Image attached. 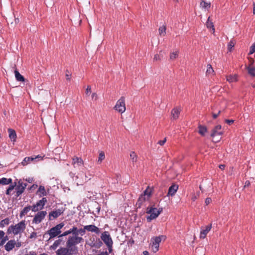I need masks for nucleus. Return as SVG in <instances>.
<instances>
[{
	"instance_id": "obj_13",
	"label": "nucleus",
	"mask_w": 255,
	"mask_h": 255,
	"mask_svg": "<svg viewBox=\"0 0 255 255\" xmlns=\"http://www.w3.org/2000/svg\"><path fill=\"white\" fill-rule=\"evenodd\" d=\"M223 134V131L222 130V127L221 125L216 126L212 130L211 136L215 137L217 135H221Z\"/></svg>"
},
{
	"instance_id": "obj_4",
	"label": "nucleus",
	"mask_w": 255,
	"mask_h": 255,
	"mask_svg": "<svg viewBox=\"0 0 255 255\" xmlns=\"http://www.w3.org/2000/svg\"><path fill=\"white\" fill-rule=\"evenodd\" d=\"M64 224L61 223L47 231V234L50 236V239L54 238L57 236H60L61 233V229L64 227Z\"/></svg>"
},
{
	"instance_id": "obj_25",
	"label": "nucleus",
	"mask_w": 255,
	"mask_h": 255,
	"mask_svg": "<svg viewBox=\"0 0 255 255\" xmlns=\"http://www.w3.org/2000/svg\"><path fill=\"white\" fill-rule=\"evenodd\" d=\"M37 193H39V196L40 197L46 196L47 195V193L45 189V188L43 186L40 185L38 188V190L37 191Z\"/></svg>"
},
{
	"instance_id": "obj_43",
	"label": "nucleus",
	"mask_w": 255,
	"mask_h": 255,
	"mask_svg": "<svg viewBox=\"0 0 255 255\" xmlns=\"http://www.w3.org/2000/svg\"><path fill=\"white\" fill-rule=\"evenodd\" d=\"M86 229H85V226L84 227L83 229H80L78 231V235L79 234L81 235L82 236L84 235L85 234V231Z\"/></svg>"
},
{
	"instance_id": "obj_6",
	"label": "nucleus",
	"mask_w": 255,
	"mask_h": 255,
	"mask_svg": "<svg viewBox=\"0 0 255 255\" xmlns=\"http://www.w3.org/2000/svg\"><path fill=\"white\" fill-rule=\"evenodd\" d=\"M16 181H17V182H16V185L15 187L16 193V197H18L23 193L27 184L26 183H24L21 179L18 181L17 179H16Z\"/></svg>"
},
{
	"instance_id": "obj_45",
	"label": "nucleus",
	"mask_w": 255,
	"mask_h": 255,
	"mask_svg": "<svg viewBox=\"0 0 255 255\" xmlns=\"http://www.w3.org/2000/svg\"><path fill=\"white\" fill-rule=\"evenodd\" d=\"M96 243H97V246H96V248H100V247L102 246V245H103V243L100 240V239H98L96 240Z\"/></svg>"
},
{
	"instance_id": "obj_15",
	"label": "nucleus",
	"mask_w": 255,
	"mask_h": 255,
	"mask_svg": "<svg viewBox=\"0 0 255 255\" xmlns=\"http://www.w3.org/2000/svg\"><path fill=\"white\" fill-rule=\"evenodd\" d=\"M181 109L180 107H177L172 109L171 111V118L173 120H176L179 118Z\"/></svg>"
},
{
	"instance_id": "obj_21",
	"label": "nucleus",
	"mask_w": 255,
	"mask_h": 255,
	"mask_svg": "<svg viewBox=\"0 0 255 255\" xmlns=\"http://www.w3.org/2000/svg\"><path fill=\"white\" fill-rule=\"evenodd\" d=\"M147 199L145 197V196H144V195H141L137 201L136 206H137L138 208H140L143 203Z\"/></svg>"
},
{
	"instance_id": "obj_5",
	"label": "nucleus",
	"mask_w": 255,
	"mask_h": 255,
	"mask_svg": "<svg viewBox=\"0 0 255 255\" xmlns=\"http://www.w3.org/2000/svg\"><path fill=\"white\" fill-rule=\"evenodd\" d=\"M166 237L164 236H160L153 238L151 240V247L153 252L156 253L159 250V245L162 239L165 240Z\"/></svg>"
},
{
	"instance_id": "obj_47",
	"label": "nucleus",
	"mask_w": 255,
	"mask_h": 255,
	"mask_svg": "<svg viewBox=\"0 0 255 255\" xmlns=\"http://www.w3.org/2000/svg\"><path fill=\"white\" fill-rule=\"evenodd\" d=\"M91 93V87L90 86H88L86 89L85 93L87 96H89Z\"/></svg>"
},
{
	"instance_id": "obj_39",
	"label": "nucleus",
	"mask_w": 255,
	"mask_h": 255,
	"mask_svg": "<svg viewBox=\"0 0 255 255\" xmlns=\"http://www.w3.org/2000/svg\"><path fill=\"white\" fill-rule=\"evenodd\" d=\"M61 240L60 239H59V240H56L54 243H53V245L51 246V248L53 249V250H55L57 248V247L60 244L61 242Z\"/></svg>"
},
{
	"instance_id": "obj_23",
	"label": "nucleus",
	"mask_w": 255,
	"mask_h": 255,
	"mask_svg": "<svg viewBox=\"0 0 255 255\" xmlns=\"http://www.w3.org/2000/svg\"><path fill=\"white\" fill-rule=\"evenodd\" d=\"M32 210V206H28L24 208V209L20 213V217L24 216L30 210Z\"/></svg>"
},
{
	"instance_id": "obj_30",
	"label": "nucleus",
	"mask_w": 255,
	"mask_h": 255,
	"mask_svg": "<svg viewBox=\"0 0 255 255\" xmlns=\"http://www.w3.org/2000/svg\"><path fill=\"white\" fill-rule=\"evenodd\" d=\"M10 220L9 218H6L0 222V228H3L5 226L9 224Z\"/></svg>"
},
{
	"instance_id": "obj_62",
	"label": "nucleus",
	"mask_w": 255,
	"mask_h": 255,
	"mask_svg": "<svg viewBox=\"0 0 255 255\" xmlns=\"http://www.w3.org/2000/svg\"><path fill=\"white\" fill-rule=\"evenodd\" d=\"M253 13L254 14H255V3H254L253 4Z\"/></svg>"
},
{
	"instance_id": "obj_55",
	"label": "nucleus",
	"mask_w": 255,
	"mask_h": 255,
	"mask_svg": "<svg viewBox=\"0 0 255 255\" xmlns=\"http://www.w3.org/2000/svg\"><path fill=\"white\" fill-rule=\"evenodd\" d=\"M92 98L93 99H95V100H96L97 99H98V96L96 94V93H93L92 94Z\"/></svg>"
},
{
	"instance_id": "obj_26",
	"label": "nucleus",
	"mask_w": 255,
	"mask_h": 255,
	"mask_svg": "<svg viewBox=\"0 0 255 255\" xmlns=\"http://www.w3.org/2000/svg\"><path fill=\"white\" fill-rule=\"evenodd\" d=\"M10 183H12V179L11 178L3 177L0 179V184L2 185H8Z\"/></svg>"
},
{
	"instance_id": "obj_32",
	"label": "nucleus",
	"mask_w": 255,
	"mask_h": 255,
	"mask_svg": "<svg viewBox=\"0 0 255 255\" xmlns=\"http://www.w3.org/2000/svg\"><path fill=\"white\" fill-rule=\"evenodd\" d=\"M130 158L133 163L136 162L137 159V155L134 151H131L130 153Z\"/></svg>"
},
{
	"instance_id": "obj_50",
	"label": "nucleus",
	"mask_w": 255,
	"mask_h": 255,
	"mask_svg": "<svg viewBox=\"0 0 255 255\" xmlns=\"http://www.w3.org/2000/svg\"><path fill=\"white\" fill-rule=\"evenodd\" d=\"M166 138H164V139L160 140L158 141V144H159L162 146V145H164V144L166 142Z\"/></svg>"
},
{
	"instance_id": "obj_14",
	"label": "nucleus",
	"mask_w": 255,
	"mask_h": 255,
	"mask_svg": "<svg viewBox=\"0 0 255 255\" xmlns=\"http://www.w3.org/2000/svg\"><path fill=\"white\" fill-rule=\"evenodd\" d=\"M85 229H86L89 232L95 233L97 235H99L101 232L100 229L94 225L85 226Z\"/></svg>"
},
{
	"instance_id": "obj_12",
	"label": "nucleus",
	"mask_w": 255,
	"mask_h": 255,
	"mask_svg": "<svg viewBox=\"0 0 255 255\" xmlns=\"http://www.w3.org/2000/svg\"><path fill=\"white\" fill-rule=\"evenodd\" d=\"M72 164L74 168L78 167L84 165V161L80 157L74 156L72 158Z\"/></svg>"
},
{
	"instance_id": "obj_56",
	"label": "nucleus",
	"mask_w": 255,
	"mask_h": 255,
	"mask_svg": "<svg viewBox=\"0 0 255 255\" xmlns=\"http://www.w3.org/2000/svg\"><path fill=\"white\" fill-rule=\"evenodd\" d=\"M107 246L108 248L109 253H111L112 251L113 244H110L109 246Z\"/></svg>"
},
{
	"instance_id": "obj_9",
	"label": "nucleus",
	"mask_w": 255,
	"mask_h": 255,
	"mask_svg": "<svg viewBox=\"0 0 255 255\" xmlns=\"http://www.w3.org/2000/svg\"><path fill=\"white\" fill-rule=\"evenodd\" d=\"M46 215L47 212L45 211L38 212L33 219L32 223L37 224L41 223Z\"/></svg>"
},
{
	"instance_id": "obj_60",
	"label": "nucleus",
	"mask_w": 255,
	"mask_h": 255,
	"mask_svg": "<svg viewBox=\"0 0 255 255\" xmlns=\"http://www.w3.org/2000/svg\"><path fill=\"white\" fill-rule=\"evenodd\" d=\"M15 246L17 247V248H19L21 246V243L20 242H18V243H16V245H15Z\"/></svg>"
},
{
	"instance_id": "obj_17",
	"label": "nucleus",
	"mask_w": 255,
	"mask_h": 255,
	"mask_svg": "<svg viewBox=\"0 0 255 255\" xmlns=\"http://www.w3.org/2000/svg\"><path fill=\"white\" fill-rule=\"evenodd\" d=\"M212 228V224H210L206 227L205 229H202L200 234V238L204 239L206 238L207 234Z\"/></svg>"
},
{
	"instance_id": "obj_44",
	"label": "nucleus",
	"mask_w": 255,
	"mask_h": 255,
	"mask_svg": "<svg viewBox=\"0 0 255 255\" xmlns=\"http://www.w3.org/2000/svg\"><path fill=\"white\" fill-rule=\"evenodd\" d=\"M199 196V192H197L196 194H194L192 196V200L195 201Z\"/></svg>"
},
{
	"instance_id": "obj_24",
	"label": "nucleus",
	"mask_w": 255,
	"mask_h": 255,
	"mask_svg": "<svg viewBox=\"0 0 255 255\" xmlns=\"http://www.w3.org/2000/svg\"><path fill=\"white\" fill-rule=\"evenodd\" d=\"M200 7L204 9L209 8L211 6L210 2H206L204 0H202L200 3Z\"/></svg>"
},
{
	"instance_id": "obj_42",
	"label": "nucleus",
	"mask_w": 255,
	"mask_h": 255,
	"mask_svg": "<svg viewBox=\"0 0 255 255\" xmlns=\"http://www.w3.org/2000/svg\"><path fill=\"white\" fill-rule=\"evenodd\" d=\"M255 52V42L251 46L249 54L251 55Z\"/></svg>"
},
{
	"instance_id": "obj_22",
	"label": "nucleus",
	"mask_w": 255,
	"mask_h": 255,
	"mask_svg": "<svg viewBox=\"0 0 255 255\" xmlns=\"http://www.w3.org/2000/svg\"><path fill=\"white\" fill-rule=\"evenodd\" d=\"M8 132L9 133V137L14 141L16 138V134L14 130L11 128L8 129Z\"/></svg>"
},
{
	"instance_id": "obj_31",
	"label": "nucleus",
	"mask_w": 255,
	"mask_h": 255,
	"mask_svg": "<svg viewBox=\"0 0 255 255\" xmlns=\"http://www.w3.org/2000/svg\"><path fill=\"white\" fill-rule=\"evenodd\" d=\"M16 181H15L13 184L10 185L6 191V194L7 195H10V192L14 189V187H16Z\"/></svg>"
},
{
	"instance_id": "obj_58",
	"label": "nucleus",
	"mask_w": 255,
	"mask_h": 255,
	"mask_svg": "<svg viewBox=\"0 0 255 255\" xmlns=\"http://www.w3.org/2000/svg\"><path fill=\"white\" fill-rule=\"evenodd\" d=\"M26 181H27L29 183H32L33 181V179L31 178H28V179H26Z\"/></svg>"
},
{
	"instance_id": "obj_59",
	"label": "nucleus",
	"mask_w": 255,
	"mask_h": 255,
	"mask_svg": "<svg viewBox=\"0 0 255 255\" xmlns=\"http://www.w3.org/2000/svg\"><path fill=\"white\" fill-rule=\"evenodd\" d=\"M225 167V165H224V164H220V165H219V167L221 169H222V170L224 169Z\"/></svg>"
},
{
	"instance_id": "obj_28",
	"label": "nucleus",
	"mask_w": 255,
	"mask_h": 255,
	"mask_svg": "<svg viewBox=\"0 0 255 255\" xmlns=\"http://www.w3.org/2000/svg\"><path fill=\"white\" fill-rule=\"evenodd\" d=\"M151 189H150L149 187L148 186L147 188L145 189V190L143 192V194H141V195H144V196H145V197H146V199L148 200L151 195Z\"/></svg>"
},
{
	"instance_id": "obj_7",
	"label": "nucleus",
	"mask_w": 255,
	"mask_h": 255,
	"mask_svg": "<svg viewBox=\"0 0 255 255\" xmlns=\"http://www.w3.org/2000/svg\"><path fill=\"white\" fill-rule=\"evenodd\" d=\"M114 109L115 110L121 113H123L126 111L125 97H121V98L117 101L114 107Z\"/></svg>"
},
{
	"instance_id": "obj_2",
	"label": "nucleus",
	"mask_w": 255,
	"mask_h": 255,
	"mask_svg": "<svg viewBox=\"0 0 255 255\" xmlns=\"http://www.w3.org/2000/svg\"><path fill=\"white\" fill-rule=\"evenodd\" d=\"M26 228L25 221L22 220L15 225L10 226L7 230V234L17 235L24 232Z\"/></svg>"
},
{
	"instance_id": "obj_52",
	"label": "nucleus",
	"mask_w": 255,
	"mask_h": 255,
	"mask_svg": "<svg viewBox=\"0 0 255 255\" xmlns=\"http://www.w3.org/2000/svg\"><path fill=\"white\" fill-rule=\"evenodd\" d=\"M212 202L211 198H207L205 200V204L206 205H209Z\"/></svg>"
},
{
	"instance_id": "obj_29",
	"label": "nucleus",
	"mask_w": 255,
	"mask_h": 255,
	"mask_svg": "<svg viewBox=\"0 0 255 255\" xmlns=\"http://www.w3.org/2000/svg\"><path fill=\"white\" fill-rule=\"evenodd\" d=\"M198 128H199V133L201 135H204L205 133L207 131V128L205 126H202L200 125H199Z\"/></svg>"
},
{
	"instance_id": "obj_36",
	"label": "nucleus",
	"mask_w": 255,
	"mask_h": 255,
	"mask_svg": "<svg viewBox=\"0 0 255 255\" xmlns=\"http://www.w3.org/2000/svg\"><path fill=\"white\" fill-rule=\"evenodd\" d=\"M166 26L165 25H163L162 26H160L159 28V29H158V31H159V33L160 35H165V34H166Z\"/></svg>"
},
{
	"instance_id": "obj_16",
	"label": "nucleus",
	"mask_w": 255,
	"mask_h": 255,
	"mask_svg": "<svg viewBox=\"0 0 255 255\" xmlns=\"http://www.w3.org/2000/svg\"><path fill=\"white\" fill-rule=\"evenodd\" d=\"M16 242L14 240H11L8 241V242L4 246L5 250L7 252H9L14 248Z\"/></svg>"
},
{
	"instance_id": "obj_37",
	"label": "nucleus",
	"mask_w": 255,
	"mask_h": 255,
	"mask_svg": "<svg viewBox=\"0 0 255 255\" xmlns=\"http://www.w3.org/2000/svg\"><path fill=\"white\" fill-rule=\"evenodd\" d=\"M214 71L210 64H208L207 65V69L206 71V74L207 75H210L211 74H213L214 73Z\"/></svg>"
},
{
	"instance_id": "obj_40",
	"label": "nucleus",
	"mask_w": 255,
	"mask_h": 255,
	"mask_svg": "<svg viewBox=\"0 0 255 255\" xmlns=\"http://www.w3.org/2000/svg\"><path fill=\"white\" fill-rule=\"evenodd\" d=\"M235 42L234 40H231L228 44V48L230 51H231V49L234 47Z\"/></svg>"
},
{
	"instance_id": "obj_54",
	"label": "nucleus",
	"mask_w": 255,
	"mask_h": 255,
	"mask_svg": "<svg viewBox=\"0 0 255 255\" xmlns=\"http://www.w3.org/2000/svg\"><path fill=\"white\" fill-rule=\"evenodd\" d=\"M234 121L233 120H226L225 122L229 125H231L234 123Z\"/></svg>"
},
{
	"instance_id": "obj_63",
	"label": "nucleus",
	"mask_w": 255,
	"mask_h": 255,
	"mask_svg": "<svg viewBox=\"0 0 255 255\" xmlns=\"http://www.w3.org/2000/svg\"><path fill=\"white\" fill-rule=\"evenodd\" d=\"M143 254L144 255H148V252L146 251H145L143 252Z\"/></svg>"
},
{
	"instance_id": "obj_64",
	"label": "nucleus",
	"mask_w": 255,
	"mask_h": 255,
	"mask_svg": "<svg viewBox=\"0 0 255 255\" xmlns=\"http://www.w3.org/2000/svg\"><path fill=\"white\" fill-rule=\"evenodd\" d=\"M249 184H250V182L249 181L246 182L245 186H248L249 185Z\"/></svg>"
},
{
	"instance_id": "obj_53",
	"label": "nucleus",
	"mask_w": 255,
	"mask_h": 255,
	"mask_svg": "<svg viewBox=\"0 0 255 255\" xmlns=\"http://www.w3.org/2000/svg\"><path fill=\"white\" fill-rule=\"evenodd\" d=\"M89 245L91 247H95L96 248V246H97V243L95 242H94V241H92L91 242V243H90L89 244Z\"/></svg>"
},
{
	"instance_id": "obj_57",
	"label": "nucleus",
	"mask_w": 255,
	"mask_h": 255,
	"mask_svg": "<svg viewBox=\"0 0 255 255\" xmlns=\"http://www.w3.org/2000/svg\"><path fill=\"white\" fill-rule=\"evenodd\" d=\"M221 113V111H219L218 113V114H213V117L214 119H216L218 116L219 115V114H220Z\"/></svg>"
},
{
	"instance_id": "obj_49",
	"label": "nucleus",
	"mask_w": 255,
	"mask_h": 255,
	"mask_svg": "<svg viewBox=\"0 0 255 255\" xmlns=\"http://www.w3.org/2000/svg\"><path fill=\"white\" fill-rule=\"evenodd\" d=\"M66 73L65 76H66V80L70 81V79H71V74L69 73L68 70H66Z\"/></svg>"
},
{
	"instance_id": "obj_48",
	"label": "nucleus",
	"mask_w": 255,
	"mask_h": 255,
	"mask_svg": "<svg viewBox=\"0 0 255 255\" xmlns=\"http://www.w3.org/2000/svg\"><path fill=\"white\" fill-rule=\"evenodd\" d=\"M161 60V57H160V55L159 54H155L154 55V57L153 58V61H159Z\"/></svg>"
},
{
	"instance_id": "obj_3",
	"label": "nucleus",
	"mask_w": 255,
	"mask_h": 255,
	"mask_svg": "<svg viewBox=\"0 0 255 255\" xmlns=\"http://www.w3.org/2000/svg\"><path fill=\"white\" fill-rule=\"evenodd\" d=\"M162 211V208L158 209L152 206L147 207L146 209V213L150 214V215L147 217V221L150 222L151 220L156 219Z\"/></svg>"
},
{
	"instance_id": "obj_33",
	"label": "nucleus",
	"mask_w": 255,
	"mask_h": 255,
	"mask_svg": "<svg viewBox=\"0 0 255 255\" xmlns=\"http://www.w3.org/2000/svg\"><path fill=\"white\" fill-rule=\"evenodd\" d=\"M227 80L230 83L236 82L237 81V76L236 75L228 76H227Z\"/></svg>"
},
{
	"instance_id": "obj_19",
	"label": "nucleus",
	"mask_w": 255,
	"mask_h": 255,
	"mask_svg": "<svg viewBox=\"0 0 255 255\" xmlns=\"http://www.w3.org/2000/svg\"><path fill=\"white\" fill-rule=\"evenodd\" d=\"M39 157L38 156L35 157H26L24 158L23 161L21 162V164L23 166H25L27 165L28 164L30 163L31 161H33L34 160L36 159L37 158H39Z\"/></svg>"
},
{
	"instance_id": "obj_18",
	"label": "nucleus",
	"mask_w": 255,
	"mask_h": 255,
	"mask_svg": "<svg viewBox=\"0 0 255 255\" xmlns=\"http://www.w3.org/2000/svg\"><path fill=\"white\" fill-rule=\"evenodd\" d=\"M178 189V185L176 184L172 185L168 189L167 195L173 196H174Z\"/></svg>"
},
{
	"instance_id": "obj_11",
	"label": "nucleus",
	"mask_w": 255,
	"mask_h": 255,
	"mask_svg": "<svg viewBox=\"0 0 255 255\" xmlns=\"http://www.w3.org/2000/svg\"><path fill=\"white\" fill-rule=\"evenodd\" d=\"M64 212V210L63 209H58L52 211L49 214V220H53L61 215H62Z\"/></svg>"
},
{
	"instance_id": "obj_1",
	"label": "nucleus",
	"mask_w": 255,
	"mask_h": 255,
	"mask_svg": "<svg viewBox=\"0 0 255 255\" xmlns=\"http://www.w3.org/2000/svg\"><path fill=\"white\" fill-rule=\"evenodd\" d=\"M73 236L68 237L66 247H61L56 252V255H77L78 248L77 245L83 242L84 239L78 236V229L75 226L70 229Z\"/></svg>"
},
{
	"instance_id": "obj_20",
	"label": "nucleus",
	"mask_w": 255,
	"mask_h": 255,
	"mask_svg": "<svg viewBox=\"0 0 255 255\" xmlns=\"http://www.w3.org/2000/svg\"><path fill=\"white\" fill-rule=\"evenodd\" d=\"M14 74L17 81L24 82L25 81L24 77L22 76L16 69L14 70Z\"/></svg>"
},
{
	"instance_id": "obj_27",
	"label": "nucleus",
	"mask_w": 255,
	"mask_h": 255,
	"mask_svg": "<svg viewBox=\"0 0 255 255\" xmlns=\"http://www.w3.org/2000/svg\"><path fill=\"white\" fill-rule=\"evenodd\" d=\"M105 158V154L104 151H101L99 153L98 159L97 161V164H100Z\"/></svg>"
},
{
	"instance_id": "obj_41",
	"label": "nucleus",
	"mask_w": 255,
	"mask_h": 255,
	"mask_svg": "<svg viewBox=\"0 0 255 255\" xmlns=\"http://www.w3.org/2000/svg\"><path fill=\"white\" fill-rule=\"evenodd\" d=\"M8 240V238L7 236H4L3 238L1 239L0 240V247L2 246Z\"/></svg>"
},
{
	"instance_id": "obj_35",
	"label": "nucleus",
	"mask_w": 255,
	"mask_h": 255,
	"mask_svg": "<svg viewBox=\"0 0 255 255\" xmlns=\"http://www.w3.org/2000/svg\"><path fill=\"white\" fill-rule=\"evenodd\" d=\"M247 70L248 71V73L251 75L253 77L255 76V67H248Z\"/></svg>"
},
{
	"instance_id": "obj_34",
	"label": "nucleus",
	"mask_w": 255,
	"mask_h": 255,
	"mask_svg": "<svg viewBox=\"0 0 255 255\" xmlns=\"http://www.w3.org/2000/svg\"><path fill=\"white\" fill-rule=\"evenodd\" d=\"M210 17H209L207 20V21L206 22V26L207 28H212V30L213 31V32H215V28L214 26L213 25V23L210 20Z\"/></svg>"
},
{
	"instance_id": "obj_8",
	"label": "nucleus",
	"mask_w": 255,
	"mask_h": 255,
	"mask_svg": "<svg viewBox=\"0 0 255 255\" xmlns=\"http://www.w3.org/2000/svg\"><path fill=\"white\" fill-rule=\"evenodd\" d=\"M47 199L45 197L42 198V199L39 200L35 205L32 206V211L33 212H37L39 210L42 209L47 203Z\"/></svg>"
},
{
	"instance_id": "obj_38",
	"label": "nucleus",
	"mask_w": 255,
	"mask_h": 255,
	"mask_svg": "<svg viewBox=\"0 0 255 255\" xmlns=\"http://www.w3.org/2000/svg\"><path fill=\"white\" fill-rule=\"evenodd\" d=\"M178 55V51L172 52L170 53V59L171 60H174L177 57Z\"/></svg>"
},
{
	"instance_id": "obj_10",
	"label": "nucleus",
	"mask_w": 255,
	"mask_h": 255,
	"mask_svg": "<svg viewBox=\"0 0 255 255\" xmlns=\"http://www.w3.org/2000/svg\"><path fill=\"white\" fill-rule=\"evenodd\" d=\"M101 239L106 246H109L110 244H113V240L108 232H104L101 236Z\"/></svg>"
},
{
	"instance_id": "obj_46",
	"label": "nucleus",
	"mask_w": 255,
	"mask_h": 255,
	"mask_svg": "<svg viewBox=\"0 0 255 255\" xmlns=\"http://www.w3.org/2000/svg\"><path fill=\"white\" fill-rule=\"evenodd\" d=\"M71 234V232H70V230H69L68 231H66L65 232H64L63 234H61L59 237H64V236H66L69 234Z\"/></svg>"
},
{
	"instance_id": "obj_61",
	"label": "nucleus",
	"mask_w": 255,
	"mask_h": 255,
	"mask_svg": "<svg viewBox=\"0 0 255 255\" xmlns=\"http://www.w3.org/2000/svg\"><path fill=\"white\" fill-rule=\"evenodd\" d=\"M96 209H97V214H99V213H100V209H101V208H100V207H98L96 208Z\"/></svg>"
},
{
	"instance_id": "obj_51",
	"label": "nucleus",
	"mask_w": 255,
	"mask_h": 255,
	"mask_svg": "<svg viewBox=\"0 0 255 255\" xmlns=\"http://www.w3.org/2000/svg\"><path fill=\"white\" fill-rule=\"evenodd\" d=\"M29 238L30 239H33V238L35 239V238H37V233L36 232H34L31 233Z\"/></svg>"
}]
</instances>
